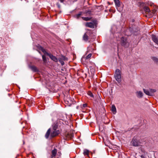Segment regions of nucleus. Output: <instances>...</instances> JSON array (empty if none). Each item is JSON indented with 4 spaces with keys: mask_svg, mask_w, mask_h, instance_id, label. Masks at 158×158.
I'll return each mask as SVG.
<instances>
[{
    "mask_svg": "<svg viewBox=\"0 0 158 158\" xmlns=\"http://www.w3.org/2000/svg\"><path fill=\"white\" fill-rule=\"evenodd\" d=\"M60 133V131L59 130H52L51 128H50L46 132L45 137L46 139H48L50 136L51 138H53L58 135Z\"/></svg>",
    "mask_w": 158,
    "mask_h": 158,
    "instance_id": "nucleus-1",
    "label": "nucleus"
},
{
    "mask_svg": "<svg viewBox=\"0 0 158 158\" xmlns=\"http://www.w3.org/2000/svg\"><path fill=\"white\" fill-rule=\"evenodd\" d=\"M114 77L116 81L120 83L121 81V72L119 69H117L114 73Z\"/></svg>",
    "mask_w": 158,
    "mask_h": 158,
    "instance_id": "nucleus-2",
    "label": "nucleus"
},
{
    "mask_svg": "<svg viewBox=\"0 0 158 158\" xmlns=\"http://www.w3.org/2000/svg\"><path fill=\"white\" fill-rule=\"evenodd\" d=\"M57 150L56 148L52 150L49 158H59L61 157V154L60 152H58L57 154Z\"/></svg>",
    "mask_w": 158,
    "mask_h": 158,
    "instance_id": "nucleus-3",
    "label": "nucleus"
},
{
    "mask_svg": "<svg viewBox=\"0 0 158 158\" xmlns=\"http://www.w3.org/2000/svg\"><path fill=\"white\" fill-rule=\"evenodd\" d=\"M141 140L138 139L136 138H134L131 141L132 145L135 147H137L140 145L142 143Z\"/></svg>",
    "mask_w": 158,
    "mask_h": 158,
    "instance_id": "nucleus-4",
    "label": "nucleus"
},
{
    "mask_svg": "<svg viewBox=\"0 0 158 158\" xmlns=\"http://www.w3.org/2000/svg\"><path fill=\"white\" fill-rule=\"evenodd\" d=\"M97 21L96 20H94L92 22H87L85 23V25L86 27H88L92 28H94L95 27H96L97 24Z\"/></svg>",
    "mask_w": 158,
    "mask_h": 158,
    "instance_id": "nucleus-5",
    "label": "nucleus"
},
{
    "mask_svg": "<svg viewBox=\"0 0 158 158\" xmlns=\"http://www.w3.org/2000/svg\"><path fill=\"white\" fill-rule=\"evenodd\" d=\"M144 93L147 95L150 96H152L154 95V93L156 92V90L155 89H149V90L145 89H143Z\"/></svg>",
    "mask_w": 158,
    "mask_h": 158,
    "instance_id": "nucleus-6",
    "label": "nucleus"
},
{
    "mask_svg": "<svg viewBox=\"0 0 158 158\" xmlns=\"http://www.w3.org/2000/svg\"><path fill=\"white\" fill-rule=\"evenodd\" d=\"M121 43L122 46L126 48L128 47L129 45V43L127 41V39L124 37H122L121 38Z\"/></svg>",
    "mask_w": 158,
    "mask_h": 158,
    "instance_id": "nucleus-7",
    "label": "nucleus"
},
{
    "mask_svg": "<svg viewBox=\"0 0 158 158\" xmlns=\"http://www.w3.org/2000/svg\"><path fill=\"white\" fill-rule=\"evenodd\" d=\"M140 152L139 153L142 154L141 155H140V156L142 158H146V155L147 154V152H145L144 149L141 147L139 148Z\"/></svg>",
    "mask_w": 158,
    "mask_h": 158,
    "instance_id": "nucleus-8",
    "label": "nucleus"
},
{
    "mask_svg": "<svg viewBox=\"0 0 158 158\" xmlns=\"http://www.w3.org/2000/svg\"><path fill=\"white\" fill-rule=\"evenodd\" d=\"M65 103L69 106H70L73 103L72 98H67L65 100Z\"/></svg>",
    "mask_w": 158,
    "mask_h": 158,
    "instance_id": "nucleus-9",
    "label": "nucleus"
},
{
    "mask_svg": "<svg viewBox=\"0 0 158 158\" xmlns=\"http://www.w3.org/2000/svg\"><path fill=\"white\" fill-rule=\"evenodd\" d=\"M47 56H48L53 61L55 62H57L58 61L56 57V56H53L52 54H47Z\"/></svg>",
    "mask_w": 158,
    "mask_h": 158,
    "instance_id": "nucleus-10",
    "label": "nucleus"
},
{
    "mask_svg": "<svg viewBox=\"0 0 158 158\" xmlns=\"http://www.w3.org/2000/svg\"><path fill=\"white\" fill-rule=\"evenodd\" d=\"M152 39L156 44L158 45V39L156 36L153 34L152 35Z\"/></svg>",
    "mask_w": 158,
    "mask_h": 158,
    "instance_id": "nucleus-11",
    "label": "nucleus"
},
{
    "mask_svg": "<svg viewBox=\"0 0 158 158\" xmlns=\"http://www.w3.org/2000/svg\"><path fill=\"white\" fill-rule=\"evenodd\" d=\"M73 136V134L72 133H67L65 135L66 138L67 139H71Z\"/></svg>",
    "mask_w": 158,
    "mask_h": 158,
    "instance_id": "nucleus-12",
    "label": "nucleus"
},
{
    "mask_svg": "<svg viewBox=\"0 0 158 158\" xmlns=\"http://www.w3.org/2000/svg\"><path fill=\"white\" fill-rule=\"evenodd\" d=\"M58 127V123H54L52 126V128L51 130H57V129Z\"/></svg>",
    "mask_w": 158,
    "mask_h": 158,
    "instance_id": "nucleus-13",
    "label": "nucleus"
},
{
    "mask_svg": "<svg viewBox=\"0 0 158 158\" xmlns=\"http://www.w3.org/2000/svg\"><path fill=\"white\" fill-rule=\"evenodd\" d=\"M114 1L117 9H118V8L120 6V5L119 1V0H114Z\"/></svg>",
    "mask_w": 158,
    "mask_h": 158,
    "instance_id": "nucleus-14",
    "label": "nucleus"
},
{
    "mask_svg": "<svg viewBox=\"0 0 158 158\" xmlns=\"http://www.w3.org/2000/svg\"><path fill=\"white\" fill-rule=\"evenodd\" d=\"M137 96L139 98H141L143 96L142 92L141 91H137L136 92Z\"/></svg>",
    "mask_w": 158,
    "mask_h": 158,
    "instance_id": "nucleus-15",
    "label": "nucleus"
},
{
    "mask_svg": "<svg viewBox=\"0 0 158 158\" xmlns=\"http://www.w3.org/2000/svg\"><path fill=\"white\" fill-rule=\"evenodd\" d=\"M89 39V37L86 33H85L83 37V40L85 42H87Z\"/></svg>",
    "mask_w": 158,
    "mask_h": 158,
    "instance_id": "nucleus-16",
    "label": "nucleus"
},
{
    "mask_svg": "<svg viewBox=\"0 0 158 158\" xmlns=\"http://www.w3.org/2000/svg\"><path fill=\"white\" fill-rule=\"evenodd\" d=\"M59 60L67 61L68 59L67 57L63 56H61L58 59Z\"/></svg>",
    "mask_w": 158,
    "mask_h": 158,
    "instance_id": "nucleus-17",
    "label": "nucleus"
},
{
    "mask_svg": "<svg viewBox=\"0 0 158 158\" xmlns=\"http://www.w3.org/2000/svg\"><path fill=\"white\" fill-rule=\"evenodd\" d=\"M30 68L34 72H36L38 71L37 68L35 66H30Z\"/></svg>",
    "mask_w": 158,
    "mask_h": 158,
    "instance_id": "nucleus-18",
    "label": "nucleus"
},
{
    "mask_svg": "<svg viewBox=\"0 0 158 158\" xmlns=\"http://www.w3.org/2000/svg\"><path fill=\"white\" fill-rule=\"evenodd\" d=\"M111 110L113 112V113L114 114H116V109L115 106L114 105H113L112 106Z\"/></svg>",
    "mask_w": 158,
    "mask_h": 158,
    "instance_id": "nucleus-19",
    "label": "nucleus"
},
{
    "mask_svg": "<svg viewBox=\"0 0 158 158\" xmlns=\"http://www.w3.org/2000/svg\"><path fill=\"white\" fill-rule=\"evenodd\" d=\"M144 11L146 13H148L150 11V10L149 7L147 6H145L143 8Z\"/></svg>",
    "mask_w": 158,
    "mask_h": 158,
    "instance_id": "nucleus-20",
    "label": "nucleus"
},
{
    "mask_svg": "<svg viewBox=\"0 0 158 158\" xmlns=\"http://www.w3.org/2000/svg\"><path fill=\"white\" fill-rule=\"evenodd\" d=\"M89 151L87 149H84V150L83 154L85 156H89Z\"/></svg>",
    "mask_w": 158,
    "mask_h": 158,
    "instance_id": "nucleus-21",
    "label": "nucleus"
},
{
    "mask_svg": "<svg viewBox=\"0 0 158 158\" xmlns=\"http://www.w3.org/2000/svg\"><path fill=\"white\" fill-rule=\"evenodd\" d=\"M40 49L44 53L45 55H47V54H49V53L45 51V49H44L42 47H40Z\"/></svg>",
    "mask_w": 158,
    "mask_h": 158,
    "instance_id": "nucleus-22",
    "label": "nucleus"
},
{
    "mask_svg": "<svg viewBox=\"0 0 158 158\" xmlns=\"http://www.w3.org/2000/svg\"><path fill=\"white\" fill-rule=\"evenodd\" d=\"M129 31L131 34L133 33V29L132 27H130L127 30V31Z\"/></svg>",
    "mask_w": 158,
    "mask_h": 158,
    "instance_id": "nucleus-23",
    "label": "nucleus"
},
{
    "mask_svg": "<svg viewBox=\"0 0 158 158\" xmlns=\"http://www.w3.org/2000/svg\"><path fill=\"white\" fill-rule=\"evenodd\" d=\"M82 18L83 20L85 21H89L91 19V18H89V17H82Z\"/></svg>",
    "mask_w": 158,
    "mask_h": 158,
    "instance_id": "nucleus-24",
    "label": "nucleus"
},
{
    "mask_svg": "<svg viewBox=\"0 0 158 158\" xmlns=\"http://www.w3.org/2000/svg\"><path fill=\"white\" fill-rule=\"evenodd\" d=\"M152 59L155 63H158V59L156 57H153Z\"/></svg>",
    "mask_w": 158,
    "mask_h": 158,
    "instance_id": "nucleus-25",
    "label": "nucleus"
},
{
    "mask_svg": "<svg viewBox=\"0 0 158 158\" xmlns=\"http://www.w3.org/2000/svg\"><path fill=\"white\" fill-rule=\"evenodd\" d=\"M81 15H82V13L81 12H80L78 14L76 15L75 16V17L77 19H78Z\"/></svg>",
    "mask_w": 158,
    "mask_h": 158,
    "instance_id": "nucleus-26",
    "label": "nucleus"
},
{
    "mask_svg": "<svg viewBox=\"0 0 158 158\" xmlns=\"http://www.w3.org/2000/svg\"><path fill=\"white\" fill-rule=\"evenodd\" d=\"M43 60L44 62H46L47 61V59L46 56L44 55H42V56Z\"/></svg>",
    "mask_w": 158,
    "mask_h": 158,
    "instance_id": "nucleus-27",
    "label": "nucleus"
},
{
    "mask_svg": "<svg viewBox=\"0 0 158 158\" xmlns=\"http://www.w3.org/2000/svg\"><path fill=\"white\" fill-rule=\"evenodd\" d=\"M92 55L91 54L89 53L85 57L86 59H88L91 57Z\"/></svg>",
    "mask_w": 158,
    "mask_h": 158,
    "instance_id": "nucleus-28",
    "label": "nucleus"
},
{
    "mask_svg": "<svg viewBox=\"0 0 158 158\" xmlns=\"http://www.w3.org/2000/svg\"><path fill=\"white\" fill-rule=\"evenodd\" d=\"M88 94L89 96H90L91 97H94V96H93V94L90 91H89L88 92Z\"/></svg>",
    "mask_w": 158,
    "mask_h": 158,
    "instance_id": "nucleus-29",
    "label": "nucleus"
},
{
    "mask_svg": "<svg viewBox=\"0 0 158 158\" xmlns=\"http://www.w3.org/2000/svg\"><path fill=\"white\" fill-rule=\"evenodd\" d=\"M94 46L93 44L90 45L89 47H88V50H91V48L92 47Z\"/></svg>",
    "mask_w": 158,
    "mask_h": 158,
    "instance_id": "nucleus-30",
    "label": "nucleus"
},
{
    "mask_svg": "<svg viewBox=\"0 0 158 158\" xmlns=\"http://www.w3.org/2000/svg\"><path fill=\"white\" fill-rule=\"evenodd\" d=\"M59 61L60 63L62 65H63L64 64V61L62 60H59Z\"/></svg>",
    "mask_w": 158,
    "mask_h": 158,
    "instance_id": "nucleus-31",
    "label": "nucleus"
},
{
    "mask_svg": "<svg viewBox=\"0 0 158 158\" xmlns=\"http://www.w3.org/2000/svg\"><path fill=\"white\" fill-rule=\"evenodd\" d=\"M56 5H57V6H58V8H60V5L58 3H57L56 4Z\"/></svg>",
    "mask_w": 158,
    "mask_h": 158,
    "instance_id": "nucleus-32",
    "label": "nucleus"
},
{
    "mask_svg": "<svg viewBox=\"0 0 158 158\" xmlns=\"http://www.w3.org/2000/svg\"><path fill=\"white\" fill-rule=\"evenodd\" d=\"M87 104H84L83 105V107H85L87 106Z\"/></svg>",
    "mask_w": 158,
    "mask_h": 158,
    "instance_id": "nucleus-33",
    "label": "nucleus"
},
{
    "mask_svg": "<svg viewBox=\"0 0 158 158\" xmlns=\"http://www.w3.org/2000/svg\"><path fill=\"white\" fill-rule=\"evenodd\" d=\"M61 2H64V0H59Z\"/></svg>",
    "mask_w": 158,
    "mask_h": 158,
    "instance_id": "nucleus-34",
    "label": "nucleus"
},
{
    "mask_svg": "<svg viewBox=\"0 0 158 158\" xmlns=\"http://www.w3.org/2000/svg\"><path fill=\"white\" fill-rule=\"evenodd\" d=\"M131 35V34H129L128 35Z\"/></svg>",
    "mask_w": 158,
    "mask_h": 158,
    "instance_id": "nucleus-35",
    "label": "nucleus"
},
{
    "mask_svg": "<svg viewBox=\"0 0 158 158\" xmlns=\"http://www.w3.org/2000/svg\"><path fill=\"white\" fill-rule=\"evenodd\" d=\"M77 0H74V1H76Z\"/></svg>",
    "mask_w": 158,
    "mask_h": 158,
    "instance_id": "nucleus-36",
    "label": "nucleus"
}]
</instances>
